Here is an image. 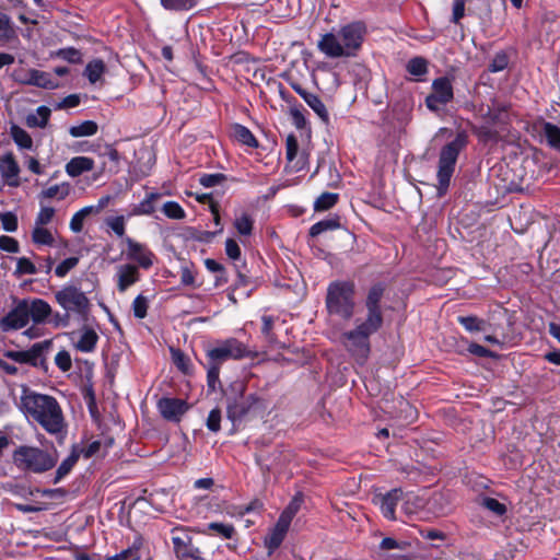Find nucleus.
<instances>
[{
	"label": "nucleus",
	"instance_id": "f257e3e1",
	"mask_svg": "<svg viewBox=\"0 0 560 560\" xmlns=\"http://www.w3.org/2000/svg\"><path fill=\"white\" fill-rule=\"evenodd\" d=\"M21 404L25 415L37 422L48 434L56 438L66 435V418L55 397L30 392L22 396Z\"/></svg>",
	"mask_w": 560,
	"mask_h": 560
},
{
	"label": "nucleus",
	"instance_id": "f03ea898",
	"mask_svg": "<svg viewBox=\"0 0 560 560\" xmlns=\"http://www.w3.org/2000/svg\"><path fill=\"white\" fill-rule=\"evenodd\" d=\"M366 27L362 22H351L338 31L322 35L317 43L318 50L328 58H350L361 49Z\"/></svg>",
	"mask_w": 560,
	"mask_h": 560
},
{
	"label": "nucleus",
	"instance_id": "7ed1b4c3",
	"mask_svg": "<svg viewBox=\"0 0 560 560\" xmlns=\"http://www.w3.org/2000/svg\"><path fill=\"white\" fill-rule=\"evenodd\" d=\"M383 323L371 318H357L354 326L341 335V341L346 350L359 363L364 364L371 353L370 337L377 332Z\"/></svg>",
	"mask_w": 560,
	"mask_h": 560
},
{
	"label": "nucleus",
	"instance_id": "20e7f679",
	"mask_svg": "<svg viewBox=\"0 0 560 560\" xmlns=\"http://www.w3.org/2000/svg\"><path fill=\"white\" fill-rule=\"evenodd\" d=\"M328 315L349 322L355 312V285L351 281L337 280L329 283L325 299Z\"/></svg>",
	"mask_w": 560,
	"mask_h": 560
},
{
	"label": "nucleus",
	"instance_id": "39448f33",
	"mask_svg": "<svg viewBox=\"0 0 560 560\" xmlns=\"http://www.w3.org/2000/svg\"><path fill=\"white\" fill-rule=\"evenodd\" d=\"M12 460L15 467L25 472L44 474L58 462L57 451H47L36 446L21 445L14 450Z\"/></svg>",
	"mask_w": 560,
	"mask_h": 560
},
{
	"label": "nucleus",
	"instance_id": "423d86ee",
	"mask_svg": "<svg viewBox=\"0 0 560 560\" xmlns=\"http://www.w3.org/2000/svg\"><path fill=\"white\" fill-rule=\"evenodd\" d=\"M468 136L465 131H459L455 139L445 144L439 154L438 164V191L442 196L446 192L451 178L455 172L456 162L460 151L467 145Z\"/></svg>",
	"mask_w": 560,
	"mask_h": 560
},
{
	"label": "nucleus",
	"instance_id": "0eeeda50",
	"mask_svg": "<svg viewBox=\"0 0 560 560\" xmlns=\"http://www.w3.org/2000/svg\"><path fill=\"white\" fill-rule=\"evenodd\" d=\"M55 300L68 314L84 316L91 308V302L86 293L75 284H66L56 291Z\"/></svg>",
	"mask_w": 560,
	"mask_h": 560
},
{
	"label": "nucleus",
	"instance_id": "6e6552de",
	"mask_svg": "<svg viewBox=\"0 0 560 560\" xmlns=\"http://www.w3.org/2000/svg\"><path fill=\"white\" fill-rule=\"evenodd\" d=\"M231 388L236 396H240V398H235L233 401H230L226 409L228 418L235 423L247 416L260 399L254 394L244 396L246 386L243 381L234 382L231 385Z\"/></svg>",
	"mask_w": 560,
	"mask_h": 560
},
{
	"label": "nucleus",
	"instance_id": "1a4fd4ad",
	"mask_svg": "<svg viewBox=\"0 0 560 560\" xmlns=\"http://www.w3.org/2000/svg\"><path fill=\"white\" fill-rule=\"evenodd\" d=\"M454 97L453 84L447 77H440L432 82V92L425 97V105L432 112H438Z\"/></svg>",
	"mask_w": 560,
	"mask_h": 560
},
{
	"label": "nucleus",
	"instance_id": "9d476101",
	"mask_svg": "<svg viewBox=\"0 0 560 560\" xmlns=\"http://www.w3.org/2000/svg\"><path fill=\"white\" fill-rule=\"evenodd\" d=\"M249 351L247 347L234 338H230L208 351V357L213 362L218 363L230 359L240 360L247 357Z\"/></svg>",
	"mask_w": 560,
	"mask_h": 560
},
{
	"label": "nucleus",
	"instance_id": "9b49d317",
	"mask_svg": "<svg viewBox=\"0 0 560 560\" xmlns=\"http://www.w3.org/2000/svg\"><path fill=\"white\" fill-rule=\"evenodd\" d=\"M122 243L127 246V259L136 261L138 268L149 269L153 266L155 256L145 244L139 243L131 237H125Z\"/></svg>",
	"mask_w": 560,
	"mask_h": 560
},
{
	"label": "nucleus",
	"instance_id": "f8f14e48",
	"mask_svg": "<svg viewBox=\"0 0 560 560\" xmlns=\"http://www.w3.org/2000/svg\"><path fill=\"white\" fill-rule=\"evenodd\" d=\"M20 172V166L12 153L0 156V175L4 185L19 187L21 185Z\"/></svg>",
	"mask_w": 560,
	"mask_h": 560
},
{
	"label": "nucleus",
	"instance_id": "ddd939ff",
	"mask_svg": "<svg viewBox=\"0 0 560 560\" xmlns=\"http://www.w3.org/2000/svg\"><path fill=\"white\" fill-rule=\"evenodd\" d=\"M158 409L164 419L178 422L188 410V405L179 398L164 397L159 400Z\"/></svg>",
	"mask_w": 560,
	"mask_h": 560
},
{
	"label": "nucleus",
	"instance_id": "4468645a",
	"mask_svg": "<svg viewBox=\"0 0 560 560\" xmlns=\"http://www.w3.org/2000/svg\"><path fill=\"white\" fill-rule=\"evenodd\" d=\"M30 322L26 303L24 300L20 301L16 306L4 316L0 326L3 330L21 329L25 327Z\"/></svg>",
	"mask_w": 560,
	"mask_h": 560
},
{
	"label": "nucleus",
	"instance_id": "2eb2a0df",
	"mask_svg": "<svg viewBox=\"0 0 560 560\" xmlns=\"http://www.w3.org/2000/svg\"><path fill=\"white\" fill-rule=\"evenodd\" d=\"M116 285L120 293L126 292L131 285L140 280V272L137 265L122 264L116 267Z\"/></svg>",
	"mask_w": 560,
	"mask_h": 560
},
{
	"label": "nucleus",
	"instance_id": "dca6fc26",
	"mask_svg": "<svg viewBox=\"0 0 560 560\" xmlns=\"http://www.w3.org/2000/svg\"><path fill=\"white\" fill-rule=\"evenodd\" d=\"M383 293L384 288L381 284H375L370 289L365 300L366 314L364 317L383 323V313L380 305Z\"/></svg>",
	"mask_w": 560,
	"mask_h": 560
},
{
	"label": "nucleus",
	"instance_id": "f3484780",
	"mask_svg": "<svg viewBox=\"0 0 560 560\" xmlns=\"http://www.w3.org/2000/svg\"><path fill=\"white\" fill-rule=\"evenodd\" d=\"M291 88L305 101V103L316 113V115L323 120L328 121L329 115L325 104L314 93L306 91L298 82H290Z\"/></svg>",
	"mask_w": 560,
	"mask_h": 560
},
{
	"label": "nucleus",
	"instance_id": "a211bd4d",
	"mask_svg": "<svg viewBox=\"0 0 560 560\" xmlns=\"http://www.w3.org/2000/svg\"><path fill=\"white\" fill-rule=\"evenodd\" d=\"M299 153V143L294 135H289L285 139V156L289 167L293 172H300L306 167L307 161L304 153Z\"/></svg>",
	"mask_w": 560,
	"mask_h": 560
},
{
	"label": "nucleus",
	"instance_id": "6ab92c4d",
	"mask_svg": "<svg viewBox=\"0 0 560 560\" xmlns=\"http://www.w3.org/2000/svg\"><path fill=\"white\" fill-rule=\"evenodd\" d=\"M30 320L34 324H44L52 314L51 306L43 299H24Z\"/></svg>",
	"mask_w": 560,
	"mask_h": 560
},
{
	"label": "nucleus",
	"instance_id": "aec40b11",
	"mask_svg": "<svg viewBox=\"0 0 560 560\" xmlns=\"http://www.w3.org/2000/svg\"><path fill=\"white\" fill-rule=\"evenodd\" d=\"M378 499L380 508L384 517L390 521L396 520V506L398 502L404 499L402 490L400 488H395L386 494L381 495Z\"/></svg>",
	"mask_w": 560,
	"mask_h": 560
},
{
	"label": "nucleus",
	"instance_id": "412c9836",
	"mask_svg": "<svg viewBox=\"0 0 560 560\" xmlns=\"http://www.w3.org/2000/svg\"><path fill=\"white\" fill-rule=\"evenodd\" d=\"M58 232L56 229L49 226L33 225L31 238L32 242L37 246H56L57 245Z\"/></svg>",
	"mask_w": 560,
	"mask_h": 560
},
{
	"label": "nucleus",
	"instance_id": "4be33fe9",
	"mask_svg": "<svg viewBox=\"0 0 560 560\" xmlns=\"http://www.w3.org/2000/svg\"><path fill=\"white\" fill-rule=\"evenodd\" d=\"M289 527L290 525L283 523L282 521H277L275 527L270 530L264 540L265 547L268 549L269 555H271L282 544Z\"/></svg>",
	"mask_w": 560,
	"mask_h": 560
},
{
	"label": "nucleus",
	"instance_id": "5701e85b",
	"mask_svg": "<svg viewBox=\"0 0 560 560\" xmlns=\"http://www.w3.org/2000/svg\"><path fill=\"white\" fill-rule=\"evenodd\" d=\"M94 168V161L88 156H75L72 158L66 164V172L71 177H78L85 172H90Z\"/></svg>",
	"mask_w": 560,
	"mask_h": 560
},
{
	"label": "nucleus",
	"instance_id": "b1692460",
	"mask_svg": "<svg viewBox=\"0 0 560 560\" xmlns=\"http://www.w3.org/2000/svg\"><path fill=\"white\" fill-rule=\"evenodd\" d=\"M27 83L49 90L56 89L59 85L50 73L35 69L30 70Z\"/></svg>",
	"mask_w": 560,
	"mask_h": 560
},
{
	"label": "nucleus",
	"instance_id": "393cba45",
	"mask_svg": "<svg viewBox=\"0 0 560 560\" xmlns=\"http://www.w3.org/2000/svg\"><path fill=\"white\" fill-rule=\"evenodd\" d=\"M161 198V194L150 192L136 205L131 210V215H151L155 211V205Z\"/></svg>",
	"mask_w": 560,
	"mask_h": 560
},
{
	"label": "nucleus",
	"instance_id": "a878e982",
	"mask_svg": "<svg viewBox=\"0 0 560 560\" xmlns=\"http://www.w3.org/2000/svg\"><path fill=\"white\" fill-rule=\"evenodd\" d=\"M428 511L431 512L434 516H443L450 511V502L446 495L443 493H434L428 500Z\"/></svg>",
	"mask_w": 560,
	"mask_h": 560
},
{
	"label": "nucleus",
	"instance_id": "bb28decb",
	"mask_svg": "<svg viewBox=\"0 0 560 560\" xmlns=\"http://www.w3.org/2000/svg\"><path fill=\"white\" fill-rule=\"evenodd\" d=\"M98 336L92 328H84L81 331L79 340L75 342V348L81 352H92L97 343Z\"/></svg>",
	"mask_w": 560,
	"mask_h": 560
},
{
	"label": "nucleus",
	"instance_id": "cd10ccee",
	"mask_svg": "<svg viewBox=\"0 0 560 560\" xmlns=\"http://www.w3.org/2000/svg\"><path fill=\"white\" fill-rule=\"evenodd\" d=\"M51 110L47 106H39L34 113L26 117V125L31 128H45L48 124Z\"/></svg>",
	"mask_w": 560,
	"mask_h": 560
},
{
	"label": "nucleus",
	"instance_id": "c85d7f7f",
	"mask_svg": "<svg viewBox=\"0 0 560 560\" xmlns=\"http://www.w3.org/2000/svg\"><path fill=\"white\" fill-rule=\"evenodd\" d=\"M105 72L106 65L101 59L91 60L84 69V75L91 84H95L101 81Z\"/></svg>",
	"mask_w": 560,
	"mask_h": 560
},
{
	"label": "nucleus",
	"instance_id": "c756f323",
	"mask_svg": "<svg viewBox=\"0 0 560 560\" xmlns=\"http://www.w3.org/2000/svg\"><path fill=\"white\" fill-rule=\"evenodd\" d=\"M80 457V453L73 448L70 455L65 458L56 470L54 483L60 482L75 466Z\"/></svg>",
	"mask_w": 560,
	"mask_h": 560
},
{
	"label": "nucleus",
	"instance_id": "7c9ffc66",
	"mask_svg": "<svg viewBox=\"0 0 560 560\" xmlns=\"http://www.w3.org/2000/svg\"><path fill=\"white\" fill-rule=\"evenodd\" d=\"M540 127L547 143L560 152V128L549 121H541Z\"/></svg>",
	"mask_w": 560,
	"mask_h": 560
},
{
	"label": "nucleus",
	"instance_id": "2f4dec72",
	"mask_svg": "<svg viewBox=\"0 0 560 560\" xmlns=\"http://www.w3.org/2000/svg\"><path fill=\"white\" fill-rule=\"evenodd\" d=\"M70 194V185L68 183H61L54 186H50L39 194V199H52L56 198L58 200H63Z\"/></svg>",
	"mask_w": 560,
	"mask_h": 560
},
{
	"label": "nucleus",
	"instance_id": "473e14b6",
	"mask_svg": "<svg viewBox=\"0 0 560 560\" xmlns=\"http://www.w3.org/2000/svg\"><path fill=\"white\" fill-rule=\"evenodd\" d=\"M232 135L233 138L236 141L241 142L242 144L248 145L250 148H256L258 145L256 138L254 137L252 131L245 126L238 124L234 125L232 127Z\"/></svg>",
	"mask_w": 560,
	"mask_h": 560
},
{
	"label": "nucleus",
	"instance_id": "72a5a7b5",
	"mask_svg": "<svg viewBox=\"0 0 560 560\" xmlns=\"http://www.w3.org/2000/svg\"><path fill=\"white\" fill-rule=\"evenodd\" d=\"M98 130V126L93 120H85L82 121L79 125L71 126L69 129V133L73 138H80V137H90L94 136Z\"/></svg>",
	"mask_w": 560,
	"mask_h": 560
},
{
	"label": "nucleus",
	"instance_id": "f704fd0d",
	"mask_svg": "<svg viewBox=\"0 0 560 560\" xmlns=\"http://www.w3.org/2000/svg\"><path fill=\"white\" fill-rule=\"evenodd\" d=\"M303 499L300 493L295 494L288 506L283 510V512L280 514L279 518L283 523L290 525L295 514L299 512L301 505H302Z\"/></svg>",
	"mask_w": 560,
	"mask_h": 560
},
{
	"label": "nucleus",
	"instance_id": "c9c22d12",
	"mask_svg": "<svg viewBox=\"0 0 560 560\" xmlns=\"http://www.w3.org/2000/svg\"><path fill=\"white\" fill-rule=\"evenodd\" d=\"M14 37L15 31L11 19L5 13L0 12V43H8Z\"/></svg>",
	"mask_w": 560,
	"mask_h": 560
},
{
	"label": "nucleus",
	"instance_id": "e433bc0d",
	"mask_svg": "<svg viewBox=\"0 0 560 560\" xmlns=\"http://www.w3.org/2000/svg\"><path fill=\"white\" fill-rule=\"evenodd\" d=\"M254 225L253 218L246 213L242 212L238 215H236L234 220V226L240 235L248 236L252 234Z\"/></svg>",
	"mask_w": 560,
	"mask_h": 560
},
{
	"label": "nucleus",
	"instance_id": "4c0bfd02",
	"mask_svg": "<svg viewBox=\"0 0 560 560\" xmlns=\"http://www.w3.org/2000/svg\"><path fill=\"white\" fill-rule=\"evenodd\" d=\"M340 228L338 219L330 218L313 224L310 229L311 236H318L326 231H334Z\"/></svg>",
	"mask_w": 560,
	"mask_h": 560
},
{
	"label": "nucleus",
	"instance_id": "58836bf2",
	"mask_svg": "<svg viewBox=\"0 0 560 560\" xmlns=\"http://www.w3.org/2000/svg\"><path fill=\"white\" fill-rule=\"evenodd\" d=\"M208 532H211L214 535L220 536L222 538L231 539L235 534V528L231 524L213 522L207 525V529L205 530V533Z\"/></svg>",
	"mask_w": 560,
	"mask_h": 560
},
{
	"label": "nucleus",
	"instance_id": "ea45409f",
	"mask_svg": "<svg viewBox=\"0 0 560 560\" xmlns=\"http://www.w3.org/2000/svg\"><path fill=\"white\" fill-rule=\"evenodd\" d=\"M49 347H50V341H48V340L34 343L28 350H25V354H26V359H27L26 363L36 365L38 360L42 357L43 351L48 349Z\"/></svg>",
	"mask_w": 560,
	"mask_h": 560
},
{
	"label": "nucleus",
	"instance_id": "a19ab883",
	"mask_svg": "<svg viewBox=\"0 0 560 560\" xmlns=\"http://www.w3.org/2000/svg\"><path fill=\"white\" fill-rule=\"evenodd\" d=\"M457 320L466 330L470 332L486 330L485 320L476 316H459Z\"/></svg>",
	"mask_w": 560,
	"mask_h": 560
},
{
	"label": "nucleus",
	"instance_id": "79ce46f5",
	"mask_svg": "<svg viewBox=\"0 0 560 560\" xmlns=\"http://www.w3.org/2000/svg\"><path fill=\"white\" fill-rule=\"evenodd\" d=\"M11 136L14 142L22 149H31L33 140L30 135L19 126H12Z\"/></svg>",
	"mask_w": 560,
	"mask_h": 560
},
{
	"label": "nucleus",
	"instance_id": "37998d69",
	"mask_svg": "<svg viewBox=\"0 0 560 560\" xmlns=\"http://www.w3.org/2000/svg\"><path fill=\"white\" fill-rule=\"evenodd\" d=\"M38 269L36 268L35 264L31 261V259L26 257H19L16 258V267L14 270V275L18 277H22L25 275L32 276L37 273Z\"/></svg>",
	"mask_w": 560,
	"mask_h": 560
},
{
	"label": "nucleus",
	"instance_id": "c03bdc74",
	"mask_svg": "<svg viewBox=\"0 0 560 560\" xmlns=\"http://www.w3.org/2000/svg\"><path fill=\"white\" fill-rule=\"evenodd\" d=\"M338 195L334 192H323L315 201L314 209L316 211H325L336 205Z\"/></svg>",
	"mask_w": 560,
	"mask_h": 560
},
{
	"label": "nucleus",
	"instance_id": "a18cd8bd",
	"mask_svg": "<svg viewBox=\"0 0 560 560\" xmlns=\"http://www.w3.org/2000/svg\"><path fill=\"white\" fill-rule=\"evenodd\" d=\"M162 211L167 218L174 219V220H182L186 217L185 210L176 201L165 202L163 205Z\"/></svg>",
	"mask_w": 560,
	"mask_h": 560
},
{
	"label": "nucleus",
	"instance_id": "49530a36",
	"mask_svg": "<svg viewBox=\"0 0 560 560\" xmlns=\"http://www.w3.org/2000/svg\"><path fill=\"white\" fill-rule=\"evenodd\" d=\"M407 71L411 75L420 77L428 72V62L421 57H415L407 63Z\"/></svg>",
	"mask_w": 560,
	"mask_h": 560
},
{
	"label": "nucleus",
	"instance_id": "de8ad7c7",
	"mask_svg": "<svg viewBox=\"0 0 560 560\" xmlns=\"http://www.w3.org/2000/svg\"><path fill=\"white\" fill-rule=\"evenodd\" d=\"M405 498L402 510L407 514L415 513L418 509L424 506V500L416 494L408 493Z\"/></svg>",
	"mask_w": 560,
	"mask_h": 560
},
{
	"label": "nucleus",
	"instance_id": "09e8293b",
	"mask_svg": "<svg viewBox=\"0 0 560 560\" xmlns=\"http://www.w3.org/2000/svg\"><path fill=\"white\" fill-rule=\"evenodd\" d=\"M55 209L52 207L42 206L34 221V225L48 226L54 217Z\"/></svg>",
	"mask_w": 560,
	"mask_h": 560
},
{
	"label": "nucleus",
	"instance_id": "8fccbe9b",
	"mask_svg": "<svg viewBox=\"0 0 560 560\" xmlns=\"http://www.w3.org/2000/svg\"><path fill=\"white\" fill-rule=\"evenodd\" d=\"M198 0H161L162 5L167 10H189L197 4Z\"/></svg>",
	"mask_w": 560,
	"mask_h": 560
},
{
	"label": "nucleus",
	"instance_id": "3c124183",
	"mask_svg": "<svg viewBox=\"0 0 560 560\" xmlns=\"http://www.w3.org/2000/svg\"><path fill=\"white\" fill-rule=\"evenodd\" d=\"M91 213V209L90 208H82L80 209L78 212H75L71 220H70V229L71 231L75 232V233H79L82 231L83 229V222L85 220L86 217H89Z\"/></svg>",
	"mask_w": 560,
	"mask_h": 560
},
{
	"label": "nucleus",
	"instance_id": "603ef678",
	"mask_svg": "<svg viewBox=\"0 0 560 560\" xmlns=\"http://www.w3.org/2000/svg\"><path fill=\"white\" fill-rule=\"evenodd\" d=\"M148 306V299L144 295L139 294L132 302L133 315L140 319L144 318L147 316Z\"/></svg>",
	"mask_w": 560,
	"mask_h": 560
},
{
	"label": "nucleus",
	"instance_id": "864d4df0",
	"mask_svg": "<svg viewBox=\"0 0 560 560\" xmlns=\"http://www.w3.org/2000/svg\"><path fill=\"white\" fill-rule=\"evenodd\" d=\"M106 224L119 237L125 235L126 222L124 215L110 217L106 219Z\"/></svg>",
	"mask_w": 560,
	"mask_h": 560
},
{
	"label": "nucleus",
	"instance_id": "5fc2aeb1",
	"mask_svg": "<svg viewBox=\"0 0 560 560\" xmlns=\"http://www.w3.org/2000/svg\"><path fill=\"white\" fill-rule=\"evenodd\" d=\"M79 264L78 257H69L62 260L55 269V273L58 278H65L70 270H72Z\"/></svg>",
	"mask_w": 560,
	"mask_h": 560
},
{
	"label": "nucleus",
	"instance_id": "6e6d98bb",
	"mask_svg": "<svg viewBox=\"0 0 560 560\" xmlns=\"http://www.w3.org/2000/svg\"><path fill=\"white\" fill-rule=\"evenodd\" d=\"M2 228L7 232H15L18 230V217L13 212H4L0 214Z\"/></svg>",
	"mask_w": 560,
	"mask_h": 560
},
{
	"label": "nucleus",
	"instance_id": "4d7b16f0",
	"mask_svg": "<svg viewBox=\"0 0 560 560\" xmlns=\"http://www.w3.org/2000/svg\"><path fill=\"white\" fill-rule=\"evenodd\" d=\"M221 410L219 408H214L209 412V416L207 418L206 425L211 432H219L221 429Z\"/></svg>",
	"mask_w": 560,
	"mask_h": 560
},
{
	"label": "nucleus",
	"instance_id": "13d9d810",
	"mask_svg": "<svg viewBox=\"0 0 560 560\" xmlns=\"http://www.w3.org/2000/svg\"><path fill=\"white\" fill-rule=\"evenodd\" d=\"M55 363L62 372L69 371L72 366L70 353L66 350L59 351L55 357Z\"/></svg>",
	"mask_w": 560,
	"mask_h": 560
},
{
	"label": "nucleus",
	"instance_id": "bf43d9fd",
	"mask_svg": "<svg viewBox=\"0 0 560 560\" xmlns=\"http://www.w3.org/2000/svg\"><path fill=\"white\" fill-rule=\"evenodd\" d=\"M483 506L495 515H503L506 512V508L503 503L493 498H486L482 502Z\"/></svg>",
	"mask_w": 560,
	"mask_h": 560
},
{
	"label": "nucleus",
	"instance_id": "052dcab7",
	"mask_svg": "<svg viewBox=\"0 0 560 560\" xmlns=\"http://www.w3.org/2000/svg\"><path fill=\"white\" fill-rule=\"evenodd\" d=\"M225 179L223 174H205L199 178V183L207 188L220 185Z\"/></svg>",
	"mask_w": 560,
	"mask_h": 560
},
{
	"label": "nucleus",
	"instance_id": "680f3d73",
	"mask_svg": "<svg viewBox=\"0 0 560 560\" xmlns=\"http://www.w3.org/2000/svg\"><path fill=\"white\" fill-rule=\"evenodd\" d=\"M509 65L508 56L504 52H499L494 56L492 62L489 66L491 72H499L504 70Z\"/></svg>",
	"mask_w": 560,
	"mask_h": 560
},
{
	"label": "nucleus",
	"instance_id": "e2e57ef3",
	"mask_svg": "<svg viewBox=\"0 0 560 560\" xmlns=\"http://www.w3.org/2000/svg\"><path fill=\"white\" fill-rule=\"evenodd\" d=\"M0 249L8 253H18L20 250L19 242L7 235L0 236Z\"/></svg>",
	"mask_w": 560,
	"mask_h": 560
},
{
	"label": "nucleus",
	"instance_id": "0e129e2a",
	"mask_svg": "<svg viewBox=\"0 0 560 560\" xmlns=\"http://www.w3.org/2000/svg\"><path fill=\"white\" fill-rule=\"evenodd\" d=\"M112 560H140L139 547L135 544L132 547L116 555Z\"/></svg>",
	"mask_w": 560,
	"mask_h": 560
},
{
	"label": "nucleus",
	"instance_id": "69168bd1",
	"mask_svg": "<svg viewBox=\"0 0 560 560\" xmlns=\"http://www.w3.org/2000/svg\"><path fill=\"white\" fill-rule=\"evenodd\" d=\"M175 552L182 559L191 558L194 560H202L199 550L188 546L187 544L185 547H182L180 550L178 549Z\"/></svg>",
	"mask_w": 560,
	"mask_h": 560
},
{
	"label": "nucleus",
	"instance_id": "338daca9",
	"mask_svg": "<svg viewBox=\"0 0 560 560\" xmlns=\"http://www.w3.org/2000/svg\"><path fill=\"white\" fill-rule=\"evenodd\" d=\"M58 56L72 63H77L81 60V54L75 48L60 49Z\"/></svg>",
	"mask_w": 560,
	"mask_h": 560
},
{
	"label": "nucleus",
	"instance_id": "774afa93",
	"mask_svg": "<svg viewBox=\"0 0 560 560\" xmlns=\"http://www.w3.org/2000/svg\"><path fill=\"white\" fill-rule=\"evenodd\" d=\"M225 253L233 260H236L241 257V248H240L238 244L233 238L226 240Z\"/></svg>",
	"mask_w": 560,
	"mask_h": 560
}]
</instances>
